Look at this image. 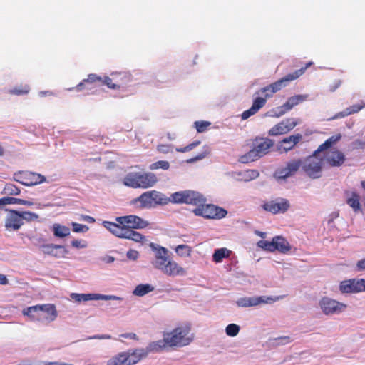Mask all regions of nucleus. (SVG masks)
Instances as JSON below:
<instances>
[{
    "instance_id": "obj_1",
    "label": "nucleus",
    "mask_w": 365,
    "mask_h": 365,
    "mask_svg": "<svg viewBox=\"0 0 365 365\" xmlns=\"http://www.w3.org/2000/svg\"><path fill=\"white\" fill-rule=\"evenodd\" d=\"M168 250L163 247L156 249L153 266L168 277L184 276L186 269L168 256Z\"/></svg>"
},
{
    "instance_id": "obj_2",
    "label": "nucleus",
    "mask_w": 365,
    "mask_h": 365,
    "mask_svg": "<svg viewBox=\"0 0 365 365\" xmlns=\"http://www.w3.org/2000/svg\"><path fill=\"white\" fill-rule=\"evenodd\" d=\"M165 341L169 347H182L189 345L194 339L191 326L185 323L176 327L172 331L163 334Z\"/></svg>"
},
{
    "instance_id": "obj_3",
    "label": "nucleus",
    "mask_w": 365,
    "mask_h": 365,
    "mask_svg": "<svg viewBox=\"0 0 365 365\" xmlns=\"http://www.w3.org/2000/svg\"><path fill=\"white\" fill-rule=\"evenodd\" d=\"M157 182L158 178L153 173H129L123 178L124 185L132 188H149Z\"/></svg>"
},
{
    "instance_id": "obj_4",
    "label": "nucleus",
    "mask_w": 365,
    "mask_h": 365,
    "mask_svg": "<svg viewBox=\"0 0 365 365\" xmlns=\"http://www.w3.org/2000/svg\"><path fill=\"white\" fill-rule=\"evenodd\" d=\"M168 203V197L155 190L145 192L131 201L132 205L141 209L152 208L158 205H164Z\"/></svg>"
},
{
    "instance_id": "obj_5",
    "label": "nucleus",
    "mask_w": 365,
    "mask_h": 365,
    "mask_svg": "<svg viewBox=\"0 0 365 365\" xmlns=\"http://www.w3.org/2000/svg\"><path fill=\"white\" fill-rule=\"evenodd\" d=\"M102 225L113 235L119 238L128 239L142 244L146 240L145 236L137 231H135L134 230H128L121 227H120L113 225L112 222L110 221H103Z\"/></svg>"
},
{
    "instance_id": "obj_6",
    "label": "nucleus",
    "mask_w": 365,
    "mask_h": 365,
    "mask_svg": "<svg viewBox=\"0 0 365 365\" xmlns=\"http://www.w3.org/2000/svg\"><path fill=\"white\" fill-rule=\"evenodd\" d=\"M256 94H263L264 97L257 96L253 100L252 106L242 113V120H246L257 113L266 104L267 99L272 97L274 93L268 85L256 92Z\"/></svg>"
},
{
    "instance_id": "obj_7",
    "label": "nucleus",
    "mask_w": 365,
    "mask_h": 365,
    "mask_svg": "<svg viewBox=\"0 0 365 365\" xmlns=\"http://www.w3.org/2000/svg\"><path fill=\"white\" fill-rule=\"evenodd\" d=\"M273 140L269 138H262L259 141L257 140L254 148L246 155L241 157L242 163L254 161L268 153L269 149L273 146Z\"/></svg>"
},
{
    "instance_id": "obj_8",
    "label": "nucleus",
    "mask_w": 365,
    "mask_h": 365,
    "mask_svg": "<svg viewBox=\"0 0 365 365\" xmlns=\"http://www.w3.org/2000/svg\"><path fill=\"white\" fill-rule=\"evenodd\" d=\"M315 151L312 155L303 159L302 170L310 178L316 179L322 176L323 159L317 157Z\"/></svg>"
},
{
    "instance_id": "obj_9",
    "label": "nucleus",
    "mask_w": 365,
    "mask_h": 365,
    "mask_svg": "<svg viewBox=\"0 0 365 365\" xmlns=\"http://www.w3.org/2000/svg\"><path fill=\"white\" fill-rule=\"evenodd\" d=\"M192 212L196 216H201L206 219H222L227 214V211L222 207L205 203H202L198 207L195 208Z\"/></svg>"
},
{
    "instance_id": "obj_10",
    "label": "nucleus",
    "mask_w": 365,
    "mask_h": 365,
    "mask_svg": "<svg viewBox=\"0 0 365 365\" xmlns=\"http://www.w3.org/2000/svg\"><path fill=\"white\" fill-rule=\"evenodd\" d=\"M115 222H112V224L128 230L143 229L149 225L146 220L135 215L117 217Z\"/></svg>"
},
{
    "instance_id": "obj_11",
    "label": "nucleus",
    "mask_w": 365,
    "mask_h": 365,
    "mask_svg": "<svg viewBox=\"0 0 365 365\" xmlns=\"http://www.w3.org/2000/svg\"><path fill=\"white\" fill-rule=\"evenodd\" d=\"M312 64V62H309L304 67L295 71L293 73H289L278 81L269 84V86H270V88H272V91L274 92V93H276L282 88L286 87L289 82L294 81L302 76L305 73L306 70Z\"/></svg>"
},
{
    "instance_id": "obj_12",
    "label": "nucleus",
    "mask_w": 365,
    "mask_h": 365,
    "mask_svg": "<svg viewBox=\"0 0 365 365\" xmlns=\"http://www.w3.org/2000/svg\"><path fill=\"white\" fill-rule=\"evenodd\" d=\"M14 180L24 185L33 186L43 182L46 178L36 173L19 171L14 173Z\"/></svg>"
},
{
    "instance_id": "obj_13",
    "label": "nucleus",
    "mask_w": 365,
    "mask_h": 365,
    "mask_svg": "<svg viewBox=\"0 0 365 365\" xmlns=\"http://www.w3.org/2000/svg\"><path fill=\"white\" fill-rule=\"evenodd\" d=\"M303 159L297 158L289 160L284 167L278 168L274 176L278 179H286L294 175L300 168H302Z\"/></svg>"
},
{
    "instance_id": "obj_14",
    "label": "nucleus",
    "mask_w": 365,
    "mask_h": 365,
    "mask_svg": "<svg viewBox=\"0 0 365 365\" xmlns=\"http://www.w3.org/2000/svg\"><path fill=\"white\" fill-rule=\"evenodd\" d=\"M319 306L326 315L339 314L347 307L346 304L327 297H324L320 299Z\"/></svg>"
},
{
    "instance_id": "obj_15",
    "label": "nucleus",
    "mask_w": 365,
    "mask_h": 365,
    "mask_svg": "<svg viewBox=\"0 0 365 365\" xmlns=\"http://www.w3.org/2000/svg\"><path fill=\"white\" fill-rule=\"evenodd\" d=\"M339 290L344 294L365 292L364 279H350L341 282Z\"/></svg>"
},
{
    "instance_id": "obj_16",
    "label": "nucleus",
    "mask_w": 365,
    "mask_h": 365,
    "mask_svg": "<svg viewBox=\"0 0 365 365\" xmlns=\"http://www.w3.org/2000/svg\"><path fill=\"white\" fill-rule=\"evenodd\" d=\"M298 125V121L294 118H286L274 125L269 131L270 136L284 135L292 130Z\"/></svg>"
},
{
    "instance_id": "obj_17",
    "label": "nucleus",
    "mask_w": 365,
    "mask_h": 365,
    "mask_svg": "<svg viewBox=\"0 0 365 365\" xmlns=\"http://www.w3.org/2000/svg\"><path fill=\"white\" fill-rule=\"evenodd\" d=\"M281 297H277L276 298H273L272 297H242L237 299L236 302V304L238 307H254L259 305L260 304H269L274 302L278 299H279Z\"/></svg>"
},
{
    "instance_id": "obj_18",
    "label": "nucleus",
    "mask_w": 365,
    "mask_h": 365,
    "mask_svg": "<svg viewBox=\"0 0 365 365\" xmlns=\"http://www.w3.org/2000/svg\"><path fill=\"white\" fill-rule=\"evenodd\" d=\"M289 207V200L284 198L267 201L262 205V207L265 211L272 214L284 213L288 210Z\"/></svg>"
},
{
    "instance_id": "obj_19",
    "label": "nucleus",
    "mask_w": 365,
    "mask_h": 365,
    "mask_svg": "<svg viewBox=\"0 0 365 365\" xmlns=\"http://www.w3.org/2000/svg\"><path fill=\"white\" fill-rule=\"evenodd\" d=\"M346 160L345 155L338 149H331L327 150L324 155V161L330 167H340Z\"/></svg>"
},
{
    "instance_id": "obj_20",
    "label": "nucleus",
    "mask_w": 365,
    "mask_h": 365,
    "mask_svg": "<svg viewBox=\"0 0 365 365\" xmlns=\"http://www.w3.org/2000/svg\"><path fill=\"white\" fill-rule=\"evenodd\" d=\"M23 225L20 212L14 210H9L5 219L6 230L9 231L18 230Z\"/></svg>"
},
{
    "instance_id": "obj_21",
    "label": "nucleus",
    "mask_w": 365,
    "mask_h": 365,
    "mask_svg": "<svg viewBox=\"0 0 365 365\" xmlns=\"http://www.w3.org/2000/svg\"><path fill=\"white\" fill-rule=\"evenodd\" d=\"M308 97L309 95L307 94H299L289 97L282 106L277 108V109L279 110V113L277 116L279 117L285 114L287 112L292 110L294 106L307 101Z\"/></svg>"
},
{
    "instance_id": "obj_22",
    "label": "nucleus",
    "mask_w": 365,
    "mask_h": 365,
    "mask_svg": "<svg viewBox=\"0 0 365 365\" xmlns=\"http://www.w3.org/2000/svg\"><path fill=\"white\" fill-rule=\"evenodd\" d=\"M302 139V135L297 133L283 138L279 142L278 150L282 153H287L292 150Z\"/></svg>"
},
{
    "instance_id": "obj_23",
    "label": "nucleus",
    "mask_w": 365,
    "mask_h": 365,
    "mask_svg": "<svg viewBox=\"0 0 365 365\" xmlns=\"http://www.w3.org/2000/svg\"><path fill=\"white\" fill-rule=\"evenodd\" d=\"M125 352V356L128 358V365H134L148 356V351L144 349H135Z\"/></svg>"
},
{
    "instance_id": "obj_24",
    "label": "nucleus",
    "mask_w": 365,
    "mask_h": 365,
    "mask_svg": "<svg viewBox=\"0 0 365 365\" xmlns=\"http://www.w3.org/2000/svg\"><path fill=\"white\" fill-rule=\"evenodd\" d=\"M49 307V305H35L29 307L24 309L22 312L23 314L29 317L31 320L41 321L43 320L42 314L40 312V309Z\"/></svg>"
},
{
    "instance_id": "obj_25",
    "label": "nucleus",
    "mask_w": 365,
    "mask_h": 365,
    "mask_svg": "<svg viewBox=\"0 0 365 365\" xmlns=\"http://www.w3.org/2000/svg\"><path fill=\"white\" fill-rule=\"evenodd\" d=\"M274 249L273 252L278 251L280 253H287L291 250V246L288 241L282 236H275L273 237Z\"/></svg>"
},
{
    "instance_id": "obj_26",
    "label": "nucleus",
    "mask_w": 365,
    "mask_h": 365,
    "mask_svg": "<svg viewBox=\"0 0 365 365\" xmlns=\"http://www.w3.org/2000/svg\"><path fill=\"white\" fill-rule=\"evenodd\" d=\"M41 248L44 254L53 255L55 257L63 256L66 252L65 248L62 245L47 244L41 245Z\"/></svg>"
},
{
    "instance_id": "obj_27",
    "label": "nucleus",
    "mask_w": 365,
    "mask_h": 365,
    "mask_svg": "<svg viewBox=\"0 0 365 365\" xmlns=\"http://www.w3.org/2000/svg\"><path fill=\"white\" fill-rule=\"evenodd\" d=\"M205 202L206 198L202 194L196 191L188 190V194L185 204L194 205L196 206V207H198V206L202 205V203Z\"/></svg>"
},
{
    "instance_id": "obj_28",
    "label": "nucleus",
    "mask_w": 365,
    "mask_h": 365,
    "mask_svg": "<svg viewBox=\"0 0 365 365\" xmlns=\"http://www.w3.org/2000/svg\"><path fill=\"white\" fill-rule=\"evenodd\" d=\"M45 305H49V307L52 308L50 309L49 307H43L42 309H40V312L43 317V320H41V322H46L47 323H49L54 321L56 319L58 316V312L54 304H46Z\"/></svg>"
},
{
    "instance_id": "obj_29",
    "label": "nucleus",
    "mask_w": 365,
    "mask_h": 365,
    "mask_svg": "<svg viewBox=\"0 0 365 365\" xmlns=\"http://www.w3.org/2000/svg\"><path fill=\"white\" fill-rule=\"evenodd\" d=\"M341 134L340 133L331 136L318 147V148L315 150V154H319L321 152L327 150L332 146L336 145L337 143L341 139Z\"/></svg>"
},
{
    "instance_id": "obj_30",
    "label": "nucleus",
    "mask_w": 365,
    "mask_h": 365,
    "mask_svg": "<svg viewBox=\"0 0 365 365\" xmlns=\"http://www.w3.org/2000/svg\"><path fill=\"white\" fill-rule=\"evenodd\" d=\"M111 76H113V80L118 84V89L127 86L132 80L131 75L125 72L112 73Z\"/></svg>"
},
{
    "instance_id": "obj_31",
    "label": "nucleus",
    "mask_w": 365,
    "mask_h": 365,
    "mask_svg": "<svg viewBox=\"0 0 365 365\" xmlns=\"http://www.w3.org/2000/svg\"><path fill=\"white\" fill-rule=\"evenodd\" d=\"M365 107L364 104H355L346 108L344 110L336 113L332 119L344 118L351 114L357 113Z\"/></svg>"
},
{
    "instance_id": "obj_32",
    "label": "nucleus",
    "mask_w": 365,
    "mask_h": 365,
    "mask_svg": "<svg viewBox=\"0 0 365 365\" xmlns=\"http://www.w3.org/2000/svg\"><path fill=\"white\" fill-rule=\"evenodd\" d=\"M102 77L97 76L95 73H91L88 76L87 78L83 79L82 82L78 83L75 89L78 91H81L83 89H91V88L86 87V83H101Z\"/></svg>"
},
{
    "instance_id": "obj_33",
    "label": "nucleus",
    "mask_w": 365,
    "mask_h": 365,
    "mask_svg": "<svg viewBox=\"0 0 365 365\" xmlns=\"http://www.w3.org/2000/svg\"><path fill=\"white\" fill-rule=\"evenodd\" d=\"M166 346H168V344L165 341V336H163L162 340L150 342L148 346L144 349V350H146L148 354L150 352L160 351L163 350Z\"/></svg>"
},
{
    "instance_id": "obj_34",
    "label": "nucleus",
    "mask_w": 365,
    "mask_h": 365,
    "mask_svg": "<svg viewBox=\"0 0 365 365\" xmlns=\"http://www.w3.org/2000/svg\"><path fill=\"white\" fill-rule=\"evenodd\" d=\"M346 203L349 205L355 212L361 211L360 205V196L358 193L353 192L351 196L346 200Z\"/></svg>"
},
{
    "instance_id": "obj_35",
    "label": "nucleus",
    "mask_w": 365,
    "mask_h": 365,
    "mask_svg": "<svg viewBox=\"0 0 365 365\" xmlns=\"http://www.w3.org/2000/svg\"><path fill=\"white\" fill-rule=\"evenodd\" d=\"M188 194V190L179 191L173 193L170 197H168L169 202H171L175 204H185L186 202V197Z\"/></svg>"
},
{
    "instance_id": "obj_36",
    "label": "nucleus",
    "mask_w": 365,
    "mask_h": 365,
    "mask_svg": "<svg viewBox=\"0 0 365 365\" xmlns=\"http://www.w3.org/2000/svg\"><path fill=\"white\" fill-rule=\"evenodd\" d=\"M125 352H120L112 356L106 362V365H128Z\"/></svg>"
},
{
    "instance_id": "obj_37",
    "label": "nucleus",
    "mask_w": 365,
    "mask_h": 365,
    "mask_svg": "<svg viewBox=\"0 0 365 365\" xmlns=\"http://www.w3.org/2000/svg\"><path fill=\"white\" fill-rule=\"evenodd\" d=\"M230 251L227 248H220L215 250L212 255L213 261L216 263H220L222 261L223 258L230 257Z\"/></svg>"
},
{
    "instance_id": "obj_38",
    "label": "nucleus",
    "mask_w": 365,
    "mask_h": 365,
    "mask_svg": "<svg viewBox=\"0 0 365 365\" xmlns=\"http://www.w3.org/2000/svg\"><path fill=\"white\" fill-rule=\"evenodd\" d=\"M30 91V87L29 85H21L19 86H16L13 88H11L8 91V93L11 95L15 96H24L26 95Z\"/></svg>"
},
{
    "instance_id": "obj_39",
    "label": "nucleus",
    "mask_w": 365,
    "mask_h": 365,
    "mask_svg": "<svg viewBox=\"0 0 365 365\" xmlns=\"http://www.w3.org/2000/svg\"><path fill=\"white\" fill-rule=\"evenodd\" d=\"M1 202L4 203L5 205L8 204H19L23 205H28L31 206L33 205V202L31 201L25 200L23 199L19 198H15L11 197H6L1 198Z\"/></svg>"
},
{
    "instance_id": "obj_40",
    "label": "nucleus",
    "mask_w": 365,
    "mask_h": 365,
    "mask_svg": "<svg viewBox=\"0 0 365 365\" xmlns=\"http://www.w3.org/2000/svg\"><path fill=\"white\" fill-rule=\"evenodd\" d=\"M154 287L150 284H139L138 285L133 291V294L136 296L142 297L152 291H153Z\"/></svg>"
},
{
    "instance_id": "obj_41",
    "label": "nucleus",
    "mask_w": 365,
    "mask_h": 365,
    "mask_svg": "<svg viewBox=\"0 0 365 365\" xmlns=\"http://www.w3.org/2000/svg\"><path fill=\"white\" fill-rule=\"evenodd\" d=\"M53 233L56 237H64L70 235V229L66 226L54 225Z\"/></svg>"
},
{
    "instance_id": "obj_42",
    "label": "nucleus",
    "mask_w": 365,
    "mask_h": 365,
    "mask_svg": "<svg viewBox=\"0 0 365 365\" xmlns=\"http://www.w3.org/2000/svg\"><path fill=\"white\" fill-rule=\"evenodd\" d=\"M175 251L180 257H190L192 248L187 245H179L175 247Z\"/></svg>"
},
{
    "instance_id": "obj_43",
    "label": "nucleus",
    "mask_w": 365,
    "mask_h": 365,
    "mask_svg": "<svg viewBox=\"0 0 365 365\" xmlns=\"http://www.w3.org/2000/svg\"><path fill=\"white\" fill-rule=\"evenodd\" d=\"M71 298L76 302L95 300V294H76L73 293Z\"/></svg>"
},
{
    "instance_id": "obj_44",
    "label": "nucleus",
    "mask_w": 365,
    "mask_h": 365,
    "mask_svg": "<svg viewBox=\"0 0 365 365\" xmlns=\"http://www.w3.org/2000/svg\"><path fill=\"white\" fill-rule=\"evenodd\" d=\"M101 85H106L108 88L113 90L118 89V84L113 80V76H103L101 80Z\"/></svg>"
},
{
    "instance_id": "obj_45",
    "label": "nucleus",
    "mask_w": 365,
    "mask_h": 365,
    "mask_svg": "<svg viewBox=\"0 0 365 365\" xmlns=\"http://www.w3.org/2000/svg\"><path fill=\"white\" fill-rule=\"evenodd\" d=\"M20 215L22 220V222H33L36 221L38 219V215L34 212H31L29 211L20 212Z\"/></svg>"
},
{
    "instance_id": "obj_46",
    "label": "nucleus",
    "mask_w": 365,
    "mask_h": 365,
    "mask_svg": "<svg viewBox=\"0 0 365 365\" xmlns=\"http://www.w3.org/2000/svg\"><path fill=\"white\" fill-rule=\"evenodd\" d=\"M4 193L9 195H17L20 193V189L14 184L7 183L4 190Z\"/></svg>"
},
{
    "instance_id": "obj_47",
    "label": "nucleus",
    "mask_w": 365,
    "mask_h": 365,
    "mask_svg": "<svg viewBox=\"0 0 365 365\" xmlns=\"http://www.w3.org/2000/svg\"><path fill=\"white\" fill-rule=\"evenodd\" d=\"M149 168L151 170L163 169L164 170H167L170 168V163L166 160H158L155 163H152Z\"/></svg>"
},
{
    "instance_id": "obj_48",
    "label": "nucleus",
    "mask_w": 365,
    "mask_h": 365,
    "mask_svg": "<svg viewBox=\"0 0 365 365\" xmlns=\"http://www.w3.org/2000/svg\"><path fill=\"white\" fill-rule=\"evenodd\" d=\"M259 175L257 170H247L243 172L242 178L245 181H250L256 179Z\"/></svg>"
},
{
    "instance_id": "obj_49",
    "label": "nucleus",
    "mask_w": 365,
    "mask_h": 365,
    "mask_svg": "<svg viewBox=\"0 0 365 365\" xmlns=\"http://www.w3.org/2000/svg\"><path fill=\"white\" fill-rule=\"evenodd\" d=\"M257 246L266 251L273 252L274 249V244H273V239L272 241H267V240H259L257 242Z\"/></svg>"
},
{
    "instance_id": "obj_50",
    "label": "nucleus",
    "mask_w": 365,
    "mask_h": 365,
    "mask_svg": "<svg viewBox=\"0 0 365 365\" xmlns=\"http://www.w3.org/2000/svg\"><path fill=\"white\" fill-rule=\"evenodd\" d=\"M240 331V327L235 324H230L226 327L225 332L229 336H235Z\"/></svg>"
},
{
    "instance_id": "obj_51",
    "label": "nucleus",
    "mask_w": 365,
    "mask_h": 365,
    "mask_svg": "<svg viewBox=\"0 0 365 365\" xmlns=\"http://www.w3.org/2000/svg\"><path fill=\"white\" fill-rule=\"evenodd\" d=\"M200 143L201 142L200 140H195L185 147L176 148L175 150L178 153H186L192 150L193 148L198 146Z\"/></svg>"
},
{
    "instance_id": "obj_52",
    "label": "nucleus",
    "mask_w": 365,
    "mask_h": 365,
    "mask_svg": "<svg viewBox=\"0 0 365 365\" xmlns=\"http://www.w3.org/2000/svg\"><path fill=\"white\" fill-rule=\"evenodd\" d=\"M210 123L208 121H195V127L198 133L204 132L209 126Z\"/></svg>"
},
{
    "instance_id": "obj_53",
    "label": "nucleus",
    "mask_w": 365,
    "mask_h": 365,
    "mask_svg": "<svg viewBox=\"0 0 365 365\" xmlns=\"http://www.w3.org/2000/svg\"><path fill=\"white\" fill-rule=\"evenodd\" d=\"M72 229L75 232H85L88 230V227L77 222H72Z\"/></svg>"
},
{
    "instance_id": "obj_54",
    "label": "nucleus",
    "mask_w": 365,
    "mask_h": 365,
    "mask_svg": "<svg viewBox=\"0 0 365 365\" xmlns=\"http://www.w3.org/2000/svg\"><path fill=\"white\" fill-rule=\"evenodd\" d=\"M157 150L163 154H167L173 150L171 145L160 144L157 146Z\"/></svg>"
},
{
    "instance_id": "obj_55",
    "label": "nucleus",
    "mask_w": 365,
    "mask_h": 365,
    "mask_svg": "<svg viewBox=\"0 0 365 365\" xmlns=\"http://www.w3.org/2000/svg\"><path fill=\"white\" fill-rule=\"evenodd\" d=\"M207 155H208V152H207V151L202 152L201 153H199L198 155H197L196 156H195L193 158L187 159L186 163H195L196 161H198V160H200L205 158Z\"/></svg>"
},
{
    "instance_id": "obj_56",
    "label": "nucleus",
    "mask_w": 365,
    "mask_h": 365,
    "mask_svg": "<svg viewBox=\"0 0 365 365\" xmlns=\"http://www.w3.org/2000/svg\"><path fill=\"white\" fill-rule=\"evenodd\" d=\"M98 299H121V298L113 295H102L99 294H95V300Z\"/></svg>"
},
{
    "instance_id": "obj_57",
    "label": "nucleus",
    "mask_w": 365,
    "mask_h": 365,
    "mask_svg": "<svg viewBox=\"0 0 365 365\" xmlns=\"http://www.w3.org/2000/svg\"><path fill=\"white\" fill-rule=\"evenodd\" d=\"M354 149H364L365 148V141L356 140L352 143Z\"/></svg>"
},
{
    "instance_id": "obj_58",
    "label": "nucleus",
    "mask_w": 365,
    "mask_h": 365,
    "mask_svg": "<svg viewBox=\"0 0 365 365\" xmlns=\"http://www.w3.org/2000/svg\"><path fill=\"white\" fill-rule=\"evenodd\" d=\"M126 255L128 259L135 260L138 259L139 253L136 250H130L127 252Z\"/></svg>"
},
{
    "instance_id": "obj_59",
    "label": "nucleus",
    "mask_w": 365,
    "mask_h": 365,
    "mask_svg": "<svg viewBox=\"0 0 365 365\" xmlns=\"http://www.w3.org/2000/svg\"><path fill=\"white\" fill-rule=\"evenodd\" d=\"M341 84V81L340 80L335 81L333 84L329 86V91L330 92H334L338 88L340 87Z\"/></svg>"
},
{
    "instance_id": "obj_60",
    "label": "nucleus",
    "mask_w": 365,
    "mask_h": 365,
    "mask_svg": "<svg viewBox=\"0 0 365 365\" xmlns=\"http://www.w3.org/2000/svg\"><path fill=\"white\" fill-rule=\"evenodd\" d=\"M120 336L125 339H130L135 341L138 340V337L135 333H125L121 334Z\"/></svg>"
},
{
    "instance_id": "obj_61",
    "label": "nucleus",
    "mask_w": 365,
    "mask_h": 365,
    "mask_svg": "<svg viewBox=\"0 0 365 365\" xmlns=\"http://www.w3.org/2000/svg\"><path fill=\"white\" fill-rule=\"evenodd\" d=\"M111 338L110 335L103 334V335H95L93 336H89L88 339H110Z\"/></svg>"
},
{
    "instance_id": "obj_62",
    "label": "nucleus",
    "mask_w": 365,
    "mask_h": 365,
    "mask_svg": "<svg viewBox=\"0 0 365 365\" xmlns=\"http://www.w3.org/2000/svg\"><path fill=\"white\" fill-rule=\"evenodd\" d=\"M356 268L360 271L365 269V258L358 261L356 263Z\"/></svg>"
},
{
    "instance_id": "obj_63",
    "label": "nucleus",
    "mask_w": 365,
    "mask_h": 365,
    "mask_svg": "<svg viewBox=\"0 0 365 365\" xmlns=\"http://www.w3.org/2000/svg\"><path fill=\"white\" fill-rule=\"evenodd\" d=\"M71 245L74 247H77V248H79V247H85L84 245H81V242L79 241V240H74L71 242Z\"/></svg>"
},
{
    "instance_id": "obj_64",
    "label": "nucleus",
    "mask_w": 365,
    "mask_h": 365,
    "mask_svg": "<svg viewBox=\"0 0 365 365\" xmlns=\"http://www.w3.org/2000/svg\"><path fill=\"white\" fill-rule=\"evenodd\" d=\"M9 283V281L6 278V276L2 274H0V284L6 285Z\"/></svg>"
}]
</instances>
